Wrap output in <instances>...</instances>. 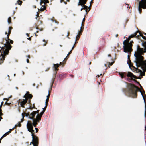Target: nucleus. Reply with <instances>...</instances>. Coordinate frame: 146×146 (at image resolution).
Listing matches in <instances>:
<instances>
[{
  "mask_svg": "<svg viewBox=\"0 0 146 146\" xmlns=\"http://www.w3.org/2000/svg\"><path fill=\"white\" fill-rule=\"evenodd\" d=\"M127 83V88H123V91L125 95L128 96L133 98H136L137 97V92L140 91L143 96L145 103V109H146V96L143 89L142 87L143 92L140 90V88L137 86L131 83Z\"/></svg>",
  "mask_w": 146,
  "mask_h": 146,
  "instance_id": "nucleus-1",
  "label": "nucleus"
},
{
  "mask_svg": "<svg viewBox=\"0 0 146 146\" xmlns=\"http://www.w3.org/2000/svg\"><path fill=\"white\" fill-rule=\"evenodd\" d=\"M142 45L144 49L140 47L139 45H137V50L135 52L134 56L136 57L135 62L137 67L143 66L146 71V60L144 61V57L142 56L144 53L146 52V41L141 40Z\"/></svg>",
  "mask_w": 146,
  "mask_h": 146,
  "instance_id": "nucleus-2",
  "label": "nucleus"
},
{
  "mask_svg": "<svg viewBox=\"0 0 146 146\" xmlns=\"http://www.w3.org/2000/svg\"><path fill=\"white\" fill-rule=\"evenodd\" d=\"M4 39H3V42H2V44H3L4 46L1 47H0L1 50H2L3 55H4L5 57L6 55H8L9 52V50L11 49L12 47L11 45L10 44H13V41L11 40H6V42L5 43H3V41H4Z\"/></svg>",
  "mask_w": 146,
  "mask_h": 146,
  "instance_id": "nucleus-3",
  "label": "nucleus"
},
{
  "mask_svg": "<svg viewBox=\"0 0 146 146\" xmlns=\"http://www.w3.org/2000/svg\"><path fill=\"white\" fill-rule=\"evenodd\" d=\"M32 97V95L30 94L29 91H27L26 93L23 96L25 99H23V100L19 99L18 101V104H19L20 103V106L24 108L25 107L24 105L27 102H28V104H31V100Z\"/></svg>",
  "mask_w": 146,
  "mask_h": 146,
  "instance_id": "nucleus-4",
  "label": "nucleus"
},
{
  "mask_svg": "<svg viewBox=\"0 0 146 146\" xmlns=\"http://www.w3.org/2000/svg\"><path fill=\"white\" fill-rule=\"evenodd\" d=\"M119 74L122 78H125L126 76L130 78H134L136 79H141L142 77V76H141V77H137L135 75H134L133 73L129 72H128L127 74L125 72H119Z\"/></svg>",
  "mask_w": 146,
  "mask_h": 146,
  "instance_id": "nucleus-5",
  "label": "nucleus"
},
{
  "mask_svg": "<svg viewBox=\"0 0 146 146\" xmlns=\"http://www.w3.org/2000/svg\"><path fill=\"white\" fill-rule=\"evenodd\" d=\"M138 31H137L134 34L131 35L128 37L127 39L123 41V48L124 50H125L126 49V48H124V47H125V46L127 45V44L129 43V40L131 38H133L134 37L137 38V35L138 33Z\"/></svg>",
  "mask_w": 146,
  "mask_h": 146,
  "instance_id": "nucleus-6",
  "label": "nucleus"
},
{
  "mask_svg": "<svg viewBox=\"0 0 146 146\" xmlns=\"http://www.w3.org/2000/svg\"><path fill=\"white\" fill-rule=\"evenodd\" d=\"M31 136H32V141L30 143V145L32 144L33 146L38 145L39 144L38 137L35 135L34 133H32Z\"/></svg>",
  "mask_w": 146,
  "mask_h": 146,
  "instance_id": "nucleus-7",
  "label": "nucleus"
},
{
  "mask_svg": "<svg viewBox=\"0 0 146 146\" xmlns=\"http://www.w3.org/2000/svg\"><path fill=\"white\" fill-rule=\"evenodd\" d=\"M134 42L133 41H131L129 43H127V45L125 46L126 48L125 50H124V51L125 52H130L132 51V47L133 46L132 44Z\"/></svg>",
  "mask_w": 146,
  "mask_h": 146,
  "instance_id": "nucleus-8",
  "label": "nucleus"
},
{
  "mask_svg": "<svg viewBox=\"0 0 146 146\" xmlns=\"http://www.w3.org/2000/svg\"><path fill=\"white\" fill-rule=\"evenodd\" d=\"M87 1V0H79L78 4V6H82L83 7L84 10L86 9V11L87 12V9L88 8V7L85 5V4H86Z\"/></svg>",
  "mask_w": 146,
  "mask_h": 146,
  "instance_id": "nucleus-9",
  "label": "nucleus"
},
{
  "mask_svg": "<svg viewBox=\"0 0 146 146\" xmlns=\"http://www.w3.org/2000/svg\"><path fill=\"white\" fill-rule=\"evenodd\" d=\"M142 8L144 9H146V3H143L141 0L139 1V3L138 10L140 14L142 12Z\"/></svg>",
  "mask_w": 146,
  "mask_h": 146,
  "instance_id": "nucleus-10",
  "label": "nucleus"
},
{
  "mask_svg": "<svg viewBox=\"0 0 146 146\" xmlns=\"http://www.w3.org/2000/svg\"><path fill=\"white\" fill-rule=\"evenodd\" d=\"M27 126L28 130L29 132H31V134L34 133L33 132H34L35 131L33 130V127L32 125V123L31 121H28ZM32 135V134H31V135Z\"/></svg>",
  "mask_w": 146,
  "mask_h": 146,
  "instance_id": "nucleus-11",
  "label": "nucleus"
},
{
  "mask_svg": "<svg viewBox=\"0 0 146 146\" xmlns=\"http://www.w3.org/2000/svg\"><path fill=\"white\" fill-rule=\"evenodd\" d=\"M138 33H139V35H137V39H139V37L140 36L142 37L143 39L146 40V33L143 32L142 33H141V32L138 31Z\"/></svg>",
  "mask_w": 146,
  "mask_h": 146,
  "instance_id": "nucleus-12",
  "label": "nucleus"
},
{
  "mask_svg": "<svg viewBox=\"0 0 146 146\" xmlns=\"http://www.w3.org/2000/svg\"><path fill=\"white\" fill-rule=\"evenodd\" d=\"M22 119H21V122H23L24 121V118L25 117V115L27 117H29V116H30V113L29 112H28L27 113H22Z\"/></svg>",
  "mask_w": 146,
  "mask_h": 146,
  "instance_id": "nucleus-13",
  "label": "nucleus"
},
{
  "mask_svg": "<svg viewBox=\"0 0 146 146\" xmlns=\"http://www.w3.org/2000/svg\"><path fill=\"white\" fill-rule=\"evenodd\" d=\"M62 64V63L61 62H60L59 64H53L54 65V70L55 71H58V70L59 69L58 67L61 64Z\"/></svg>",
  "mask_w": 146,
  "mask_h": 146,
  "instance_id": "nucleus-14",
  "label": "nucleus"
},
{
  "mask_svg": "<svg viewBox=\"0 0 146 146\" xmlns=\"http://www.w3.org/2000/svg\"><path fill=\"white\" fill-rule=\"evenodd\" d=\"M5 58V57L3 55L2 52L1 53L0 56V64H1L4 62V61Z\"/></svg>",
  "mask_w": 146,
  "mask_h": 146,
  "instance_id": "nucleus-15",
  "label": "nucleus"
},
{
  "mask_svg": "<svg viewBox=\"0 0 146 146\" xmlns=\"http://www.w3.org/2000/svg\"><path fill=\"white\" fill-rule=\"evenodd\" d=\"M36 112L33 111L32 113L30 114V116H29V118L31 119H35V117L36 114Z\"/></svg>",
  "mask_w": 146,
  "mask_h": 146,
  "instance_id": "nucleus-16",
  "label": "nucleus"
},
{
  "mask_svg": "<svg viewBox=\"0 0 146 146\" xmlns=\"http://www.w3.org/2000/svg\"><path fill=\"white\" fill-rule=\"evenodd\" d=\"M133 78H129V77H128V78H127V80L129 82H131V80H132L133 81H134L136 83H138V84H139L140 86L142 87V86H141V85L140 84H139V82H138L136 80H135V79H133Z\"/></svg>",
  "mask_w": 146,
  "mask_h": 146,
  "instance_id": "nucleus-17",
  "label": "nucleus"
},
{
  "mask_svg": "<svg viewBox=\"0 0 146 146\" xmlns=\"http://www.w3.org/2000/svg\"><path fill=\"white\" fill-rule=\"evenodd\" d=\"M49 1L48 0H41V1L40 3V5L42 6L45 5V3H49Z\"/></svg>",
  "mask_w": 146,
  "mask_h": 146,
  "instance_id": "nucleus-18",
  "label": "nucleus"
},
{
  "mask_svg": "<svg viewBox=\"0 0 146 146\" xmlns=\"http://www.w3.org/2000/svg\"><path fill=\"white\" fill-rule=\"evenodd\" d=\"M39 13L37 12L36 17V20L38 21V22H40V24H42V21H39V20L40 19V17L39 16Z\"/></svg>",
  "mask_w": 146,
  "mask_h": 146,
  "instance_id": "nucleus-19",
  "label": "nucleus"
},
{
  "mask_svg": "<svg viewBox=\"0 0 146 146\" xmlns=\"http://www.w3.org/2000/svg\"><path fill=\"white\" fill-rule=\"evenodd\" d=\"M41 117L39 115V114H38L36 117V118L35 119L38 122H39L41 120Z\"/></svg>",
  "mask_w": 146,
  "mask_h": 146,
  "instance_id": "nucleus-20",
  "label": "nucleus"
},
{
  "mask_svg": "<svg viewBox=\"0 0 146 146\" xmlns=\"http://www.w3.org/2000/svg\"><path fill=\"white\" fill-rule=\"evenodd\" d=\"M80 38V35H77L76 37V41L75 42V43L74 44H75L76 45V44L78 42V40Z\"/></svg>",
  "mask_w": 146,
  "mask_h": 146,
  "instance_id": "nucleus-21",
  "label": "nucleus"
},
{
  "mask_svg": "<svg viewBox=\"0 0 146 146\" xmlns=\"http://www.w3.org/2000/svg\"><path fill=\"white\" fill-rule=\"evenodd\" d=\"M60 79L61 80L64 78V75L63 74H61L58 75Z\"/></svg>",
  "mask_w": 146,
  "mask_h": 146,
  "instance_id": "nucleus-22",
  "label": "nucleus"
},
{
  "mask_svg": "<svg viewBox=\"0 0 146 146\" xmlns=\"http://www.w3.org/2000/svg\"><path fill=\"white\" fill-rule=\"evenodd\" d=\"M42 6L41 7V8L40 9V11H43L45 10H46V7L44 5Z\"/></svg>",
  "mask_w": 146,
  "mask_h": 146,
  "instance_id": "nucleus-23",
  "label": "nucleus"
},
{
  "mask_svg": "<svg viewBox=\"0 0 146 146\" xmlns=\"http://www.w3.org/2000/svg\"><path fill=\"white\" fill-rule=\"evenodd\" d=\"M30 105V109L31 110L33 108H35V104H33V106H32V104L31 102V104H29Z\"/></svg>",
  "mask_w": 146,
  "mask_h": 146,
  "instance_id": "nucleus-24",
  "label": "nucleus"
},
{
  "mask_svg": "<svg viewBox=\"0 0 146 146\" xmlns=\"http://www.w3.org/2000/svg\"><path fill=\"white\" fill-rule=\"evenodd\" d=\"M33 123H32V124H37V122L38 121H37V120H36V119H33Z\"/></svg>",
  "mask_w": 146,
  "mask_h": 146,
  "instance_id": "nucleus-25",
  "label": "nucleus"
},
{
  "mask_svg": "<svg viewBox=\"0 0 146 146\" xmlns=\"http://www.w3.org/2000/svg\"><path fill=\"white\" fill-rule=\"evenodd\" d=\"M12 29H13V28L12 27H9V28L8 32V33L10 34H11V30Z\"/></svg>",
  "mask_w": 146,
  "mask_h": 146,
  "instance_id": "nucleus-26",
  "label": "nucleus"
},
{
  "mask_svg": "<svg viewBox=\"0 0 146 146\" xmlns=\"http://www.w3.org/2000/svg\"><path fill=\"white\" fill-rule=\"evenodd\" d=\"M76 46V45H75V44H74V45L73 46V47L72 48V50H71L69 52L68 54V55H69V54H71L72 52V50L74 48V47Z\"/></svg>",
  "mask_w": 146,
  "mask_h": 146,
  "instance_id": "nucleus-27",
  "label": "nucleus"
},
{
  "mask_svg": "<svg viewBox=\"0 0 146 146\" xmlns=\"http://www.w3.org/2000/svg\"><path fill=\"white\" fill-rule=\"evenodd\" d=\"M68 56L67 55V56L66 57V58H64V60L63 61V64H64V63H65V62H66V60H67V59L68 58Z\"/></svg>",
  "mask_w": 146,
  "mask_h": 146,
  "instance_id": "nucleus-28",
  "label": "nucleus"
},
{
  "mask_svg": "<svg viewBox=\"0 0 146 146\" xmlns=\"http://www.w3.org/2000/svg\"><path fill=\"white\" fill-rule=\"evenodd\" d=\"M11 17H9L8 19V22L9 24H10L11 23Z\"/></svg>",
  "mask_w": 146,
  "mask_h": 146,
  "instance_id": "nucleus-29",
  "label": "nucleus"
},
{
  "mask_svg": "<svg viewBox=\"0 0 146 146\" xmlns=\"http://www.w3.org/2000/svg\"><path fill=\"white\" fill-rule=\"evenodd\" d=\"M10 34H9L8 33L7 35V38H6L5 39V40H10L9 38V36H10Z\"/></svg>",
  "mask_w": 146,
  "mask_h": 146,
  "instance_id": "nucleus-30",
  "label": "nucleus"
},
{
  "mask_svg": "<svg viewBox=\"0 0 146 146\" xmlns=\"http://www.w3.org/2000/svg\"><path fill=\"white\" fill-rule=\"evenodd\" d=\"M49 99L46 98V100L45 104L46 105V106H48V103L49 101Z\"/></svg>",
  "mask_w": 146,
  "mask_h": 146,
  "instance_id": "nucleus-31",
  "label": "nucleus"
},
{
  "mask_svg": "<svg viewBox=\"0 0 146 146\" xmlns=\"http://www.w3.org/2000/svg\"><path fill=\"white\" fill-rule=\"evenodd\" d=\"M17 2L19 5H21L22 3V1H21L20 0H18Z\"/></svg>",
  "mask_w": 146,
  "mask_h": 146,
  "instance_id": "nucleus-32",
  "label": "nucleus"
},
{
  "mask_svg": "<svg viewBox=\"0 0 146 146\" xmlns=\"http://www.w3.org/2000/svg\"><path fill=\"white\" fill-rule=\"evenodd\" d=\"M140 74L141 76L142 77V76H144L145 75V72L144 71L142 72H142H141Z\"/></svg>",
  "mask_w": 146,
  "mask_h": 146,
  "instance_id": "nucleus-33",
  "label": "nucleus"
},
{
  "mask_svg": "<svg viewBox=\"0 0 146 146\" xmlns=\"http://www.w3.org/2000/svg\"><path fill=\"white\" fill-rule=\"evenodd\" d=\"M83 29H82V27H81V31H79V33H78V35H81L82 34V30H83Z\"/></svg>",
  "mask_w": 146,
  "mask_h": 146,
  "instance_id": "nucleus-34",
  "label": "nucleus"
},
{
  "mask_svg": "<svg viewBox=\"0 0 146 146\" xmlns=\"http://www.w3.org/2000/svg\"><path fill=\"white\" fill-rule=\"evenodd\" d=\"M43 41L44 42H45V43L44 44H43V46H45L46 45V44H47V42H48V41H46L44 39L43 40Z\"/></svg>",
  "mask_w": 146,
  "mask_h": 146,
  "instance_id": "nucleus-35",
  "label": "nucleus"
},
{
  "mask_svg": "<svg viewBox=\"0 0 146 146\" xmlns=\"http://www.w3.org/2000/svg\"><path fill=\"white\" fill-rule=\"evenodd\" d=\"M141 72H142V71L140 69H137L136 70V72L137 73L140 72V73H141Z\"/></svg>",
  "mask_w": 146,
  "mask_h": 146,
  "instance_id": "nucleus-36",
  "label": "nucleus"
},
{
  "mask_svg": "<svg viewBox=\"0 0 146 146\" xmlns=\"http://www.w3.org/2000/svg\"><path fill=\"white\" fill-rule=\"evenodd\" d=\"M17 126H18L19 127H20L21 126V124L19 122V123L18 125H15V127H16Z\"/></svg>",
  "mask_w": 146,
  "mask_h": 146,
  "instance_id": "nucleus-37",
  "label": "nucleus"
},
{
  "mask_svg": "<svg viewBox=\"0 0 146 146\" xmlns=\"http://www.w3.org/2000/svg\"><path fill=\"white\" fill-rule=\"evenodd\" d=\"M3 115L2 113V111L1 109H0V117H1Z\"/></svg>",
  "mask_w": 146,
  "mask_h": 146,
  "instance_id": "nucleus-38",
  "label": "nucleus"
},
{
  "mask_svg": "<svg viewBox=\"0 0 146 146\" xmlns=\"http://www.w3.org/2000/svg\"><path fill=\"white\" fill-rule=\"evenodd\" d=\"M44 111H42V112H41L40 113V114H39V115L40 116H41V117H42V115L43 114H44Z\"/></svg>",
  "mask_w": 146,
  "mask_h": 146,
  "instance_id": "nucleus-39",
  "label": "nucleus"
},
{
  "mask_svg": "<svg viewBox=\"0 0 146 146\" xmlns=\"http://www.w3.org/2000/svg\"><path fill=\"white\" fill-rule=\"evenodd\" d=\"M114 63V62H112L111 63H110V62H108L109 65H110V66H112L113 64Z\"/></svg>",
  "mask_w": 146,
  "mask_h": 146,
  "instance_id": "nucleus-40",
  "label": "nucleus"
},
{
  "mask_svg": "<svg viewBox=\"0 0 146 146\" xmlns=\"http://www.w3.org/2000/svg\"><path fill=\"white\" fill-rule=\"evenodd\" d=\"M57 72L56 71L55 73V76H54V79H53V82H54V79H55V78H56V74H57Z\"/></svg>",
  "mask_w": 146,
  "mask_h": 146,
  "instance_id": "nucleus-41",
  "label": "nucleus"
},
{
  "mask_svg": "<svg viewBox=\"0 0 146 146\" xmlns=\"http://www.w3.org/2000/svg\"><path fill=\"white\" fill-rule=\"evenodd\" d=\"M10 133V131H8L5 134V135L6 136L7 135H8Z\"/></svg>",
  "mask_w": 146,
  "mask_h": 146,
  "instance_id": "nucleus-42",
  "label": "nucleus"
},
{
  "mask_svg": "<svg viewBox=\"0 0 146 146\" xmlns=\"http://www.w3.org/2000/svg\"><path fill=\"white\" fill-rule=\"evenodd\" d=\"M47 107V106H46V105H45V107L44 108H43V111H44V112L46 110V108Z\"/></svg>",
  "mask_w": 146,
  "mask_h": 146,
  "instance_id": "nucleus-43",
  "label": "nucleus"
},
{
  "mask_svg": "<svg viewBox=\"0 0 146 146\" xmlns=\"http://www.w3.org/2000/svg\"><path fill=\"white\" fill-rule=\"evenodd\" d=\"M68 35H67V37L68 38H70L69 37V35H70V32L69 31H68Z\"/></svg>",
  "mask_w": 146,
  "mask_h": 146,
  "instance_id": "nucleus-44",
  "label": "nucleus"
},
{
  "mask_svg": "<svg viewBox=\"0 0 146 146\" xmlns=\"http://www.w3.org/2000/svg\"><path fill=\"white\" fill-rule=\"evenodd\" d=\"M39 111H40V110H38L36 111H35L36 112V114L37 113H38V114Z\"/></svg>",
  "mask_w": 146,
  "mask_h": 146,
  "instance_id": "nucleus-45",
  "label": "nucleus"
},
{
  "mask_svg": "<svg viewBox=\"0 0 146 146\" xmlns=\"http://www.w3.org/2000/svg\"><path fill=\"white\" fill-rule=\"evenodd\" d=\"M53 21H54L56 23H57V24L58 23V22L56 20H53Z\"/></svg>",
  "mask_w": 146,
  "mask_h": 146,
  "instance_id": "nucleus-46",
  "label": "nucleus"
},
{
  "mask_svg": "<svg viewBox=\"0 0 146 146\" xmlns=\"http://www.w3.org/2000/svg\"><path fill=\"white\" fill-rule=\"evenodd\" d=\"M143 3H146V0H142Z\"/></svg>",
  "mask_w": 146,
  "mask_h": 146,
  "instance_id": "nucleus-47",
  "label": "nucleus"
},
{
  "mask_svg": "<svg viewBox=\"0 0 146 146\" xmlns=\"http://www.w3.org/2000/svg\"><path fill=\"white\" fill-rule=\"evenodd\" d=\"M37 124H32V126H33L34 127H36Z\"/></svg>",
  "mask_w": 146,
  "mask_h": 146,
  "instance_id": "nucleus-48",
  "label": "nucleus"
},
{
  "mask_svg": "<svg viewBox=\"0 0 146 146\" xmlns=\"http://www.w3.org/2000/svg\"><path fill=\"white\" fill-rule=\"evenodd\" d=\"M50 95L49 94H48V95L47 96V98L49 99Z\"/></svg>",
  "mask_w": 146,
  "mask_h": 146,
  "instance_id": "nucleus-49",
  "label": "nucleus"
},
{
  "mask_svg": "<svg viewBox=\"0 0 146 146\" xmlns=\"http://www.w3.org/2000/svg\"><path fill=\"white\" fill-rule=\"evenodd\" d=\"M35 130H36V132L37 133L38 131V128H35Z\"/></svg>",
  "mask_w": 146,
  "mask_h": 146,
  "instance_id": "nucleus-50",
  "label": "nucleus"
},
{
  "mask_svg": "<svg viewBox=\"0 0 146 146\" xmlns=\"http://www.w3.org/2000/svg\"><path fill=\"white\" fill-rule=\"evenodd\" d=\"M84 23L82 21V26H84Z\"/></svg>",
  "mask_w": 146,
  "mask_h": 146,
  "instance_id": "nucleus-51",
  "label": "nucleus"
},
{
  "mask_svg": "<svg viewBox=\"0 0 146 146\" xmlns=\"http://www.w3.org/2000/svg\"><path fill=\"white\" fill-rule=\"evenodd\" d=\"M6 136V135H5V134H4L3 135V136L1 137V138H3V137H5Z\"/></svg>",
  "mask_w": 146,
  "mask_h": 146,
  "instance_id": "nucleus-52",
  "label": "nucleus"
},
{
  "mask_svg": "<svg viewBox=\"0 0 146 146\" xmlns=\"http://www.w3.org/2000/svg\"><path fill=\"white\" fill-rule=\"evenodd\" d=\"M14 128H13L12 129H9V131H10V132H11V131H12V130H14Z\"/></svg>",
  "mask_w": 146,
  "mask_h": 146,
  "instance_id": "nucleus-53",
  "label": "nucleus"
},
{
  "mask_svg": "<svg viewBox=\"0 0 146 146\" xmlns=\"http://www.w3.org/2000/svg\"><path fill=\"white\" fill-rule=\"evenodd\" d=\"M27 63H29V59H27Z\"/></svg>",
  "mask_w": 146,
  "mask_h": 146,
  "instance_id": "nucleus-54",
  "label": "nucleus"
},
{
  "mask_svg": "<svg viewBox=\"0 0 146 146\" xmlns=\"http://www.w3.org/2000/svg\"><path fill=\"white\" fill-rule=\"evenodd\" d=\"M27 39L30 41L31 40V37H29V38H27Z\"/></svg>",
  "mask_w": 146,
  "mask_h": 146,
  "instance_id": "nucleus-55",
  "label": "nucleus"
},
{
  "mask_svg": "<svg viewBox=\"0 0 146 146\" xmlns=\"http://www.w3.org/2000/svg\"><path fill=\"white\" fill-rule=\"evenodd\" d=\"M27 57L29 58H30V55H28V56H27Z\"/></svg>",
  "mask_w": 146,
  "mask_h": 146,
  "instance_id": "nucleus-56",
  "label": "nucleus"
},
{
  "mask_svg": "<svg viewBox=\"0 0 146 146\" xmlns=\"http://www.w3.org/2000/svg\"><path fill=\"white\" fill-rule=\"evenodd\" d=\"M11 103H10V104H9V103H7V102H6L5 103V104H7L8 105H9V104H11Z\"/></svg>",
  "mask_w": 146,
  "mask_h": 146,
  "instance_id": "nucleus-57",
  "label": "nucleus"
},
{
  "mask_svg": "<svg viewBox=\"0 0 146 146\" xmlns=\"http://www.w3.org/2000/svg\"><path fill=\"white\" fill-rule=\"evenodd\" d=\"M129 63H131V61L129 60V62H127V63L129 65Z\"/></svg>",
  "mask_w": 146,
  "mask_h": 146,
  "instance_id": "nucleus-58",
  "label": "nucleus"
},
{
  "mask_svg": "<svg viewBox=\"0 0 146 146\" xmlns=\"http://www.w3.org/2000/svg\"><path fill=\"white\" fill-rule=\"evenodd\" d=\"M63 2H64V0H60V3H62Z\"/></svg>",
  "mask_w": 146,
  "mask_h": 146,
  "instance_id": "nucleus-59",
  "label": "nucleus"
},
{
  "mask_svg": "<svg viewBox=\"0 0 146 146\" xmlns=\"http://www.w3.org/2000/svg\"><path fill=\"white\" fill-rule=\"evenodd\" d=\"M26 35L28 37H29V34L27 33H26Z\"/></svg>",
  "mask_w": 146,
  "mask_h": 146,
  "instance_id": "nucleus-60",
  "label": "nucleus"
},
{
  "mask_svg": "<svg viewBox=\"0 0 146 146\" xmlns=\"http://www.w3.org/2000/svg\"><path fill=\"white\" fill-rule=\"evenodd\" d=\"M85 21V18H84L83 19V20L82 21H83V22H84Z\"/></svg>",
  "mask_w": 146,
  "mask_h": 146,
  "instance_id": "nucleus-61",
  "label": "nucleus"
},
{
  "mask_svg": "<svg viewBox=\"0 0 146 146\" xmlns=\"http://www.w3.org/2000/svg\"><path fill=\"white\" fill-rule=\"evenodd\" d=\"M108 57H111V55L110 54H109L108 55Z\"/></svg>",
  "mask_w": 146,
  "mask_h": 146,
  "instance_id": "nucleus-62",
  "label": "nucleus"
},
{
  "mask_svg": "<svg viewBox=\"0 0 146 146\" xmlns=\"http://www.w3.org/2000/svg\"><path fill=\"white\" fill-rule=\"evenodd\" d=\"M2 105H1L0 106V109H1V108L2 107Z\"/></svg>",
  "mask_w": 146,
  "mask_h": 146,
  "instance_id": "nucleus-63",
  "label": "nucleus"
},
{
  "mask_svg": "<svg viewBox=\"0 0 146 146\" xmlns=\"http://www.w3.org/2000/svg\"><path fill=\"white\" fill-rule=\"evenodd\" d=\"M64 3L65 4H67V2H66L64 1Z\"/></svg>",
  "mask_w": 146,
  "mask_h": 146,
  "instance_id": "nucleus-64",
  "label": "nucleus"
}]
</instances>
